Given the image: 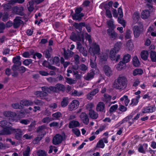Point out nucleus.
<instances>
[{
	"mask_svg": "<svg viewBox=\"0 0 156 156\" xmlns=\"http://www.w3.org/2000/svg\"><path fill=\"white\" fill-rule=\"evenodd\" d=\"M79 69L82 71H86L88 69V66L83 64H81L79 66Z\"/></svg>",
	"mask_w": 156,
	"mask_h": 156,
	"instance_id": "46",
	"label": "nucleus"
},
{
	"mask_svg": "<svg viewBox=\"0 0 156 156\" xmlns=\"http://www.w3.org/2000/svg\"><path fill=\"white\" fill-rule=\"evenodd\" d=\"M91 51L93 55H95V54H99L100 51L99 46L96 43L94 44L91 48Z\"/></svg>",
	"mask_w": 156,
	"mask_h": 156,
	"instance_id": "11",
	"label": "nucleus"
},
{
	"mask_svg": "<svg viewBox=\"0 0 156 156\" xmlns=\"http://www.w3.org/2000/svg\"><path fill=\"white\" fill-rule=\"evenodd\" d=\"M140 98V96L138 95L136 97V98H133L131 100V105L134 106L137 105L139 102V100Z\"/></svg>",
	"mask_w": 156,
	"mask_h": 156,
	"instance_id": "39",
	"label": "nucleus"
},
{
	"mask_svg": "<svg viewBox=\"0 0 156 156\" xmlns=\"http://www.w3.org/2000/svg\"><path fill=\"white\" fill-rule=\"evenodd\" d=\"M133 117V116L132 115H129L126 118L123 119L122 121L118 123V125H120L125 122L129 121L130 119H131Z\"/></svg>",
	"mask_w": 156,
	"mask_h": 156,
	"instance_id": "42",
	"label": "nucleus"
},
{
	"mask_svg": "<svg viewBox=\"0 0 156 156\" xmlns=\"http://www.w3.org/2000/svg\"><path fill=\"white\" fill-rule=\"evenodd\" d=\"M131 57V56L129 54H127L124 56L123 60L124 62L127 63L130 60Z\"/></svg>",
	"mask_w": 156,
	"mask_h": 156,
	"instance_id": "48",
	"label": "nucleus"
},
{
	"mask_svg": "<svg viewBox=\"0 0 156 156\" xmlns=\"http://www.w3.org/2000/svg\"><path fill=\"white\" fill-rule=\"evenodd\" d=\"M99 91V89L96 88L93 90L92 91L88 93L87 96V98L89 100H91L93 98V97L98 93Z\"/></svg>",
	"mask_w": 156,
	"mask_h": 156,
	"instance_id": "14",
	"label": "nucleus"
},
{
	"mask_svg": "<svg viewBox=\"0 0 156 156\" xmlns=\"http://www.w3.org/2000/svg\"><path fill=\"white\" fill-rule=\"evenodd\" d=\"M120 101H124V104L125 106H127L129 103L130 100L128 98V97L127 95H125L123 97L121 98L120 99Z\"/></svg>",
	"mask_w": 156,
	"mask_h": 156,
	"instance_id": "37",
	"label": "nucleus"
},
{
	"mask_svg": "<svg viewBox=\"0 0 156 156\" xmlns=\"http://www.w3.org/2000/svg\"><path fill=\"white\" fill-rule=\"evenodd\" d=\"M133 64L136 67H137L140 65V62L136 56H135L133 58Z\"/></svg>",
	"mask_w": 156,
	"mask_h": 156,
	"instance_id": "43",
	"label": "nucleus"
},
{
	"mask_svg": "<svg viewBox=\"0 0 156 156\" xmlns=\"http://www.w3.org/2000/svg\"><path fill=\"white\" fill-rule=\"evenodd\" d=\"M118 22L122 24V25L124 27L126 26V22L125 21L122 19V18H120V17H119L118 19Z\"/></svg>",
	"mask_w": 156,
	"mask_h": 156,
	"instance_id": "59",
	"label": "nucleus"
},
{
	"mask_svg": "<svg viewBox=\"0 0 156 156\" xmlns=\"http://www.w3.org/2000/svg\"><path fill=\"white\" fill-rule=\"evenodd\" d=\"M118 105H115L112 106L109 109V112H112L115 111L118 108Z\"/></svg>",
	"mask_w": 156,
	"mask_h": 156,
	"instance_id": "61",
	"label": "nucleus"
},
{
	"mask_svg": "<svg viewBox=\"0 0 156 156\" xmlns=\"http://www.w3.org/2000/svg\"><path fill=\"white\" fill-rule=\"evenodd\" d=\"M133 18L135 22H137L140 18L139 13L138 12H135L133 15Z\"/></svg>",
	"mask_w": 156,
	"mask_h": 156,
	"instance_id": "44",
	"label": "nucleus"
},
{
	"mask_svg": "<svg viewBox=\"0 0 156 156\" xmlns=\"http://www.w3.org/2000/svg\"><path fill=\"white\" fill-rule=\"evenodd\" d=\"M73 54L74 52L70 50H69L67 51L65 49L64 50V55L66 59H68L69 58L71 57Z\"/></svg>",
	"mask_w": 156,
	"mask_h": 156,
	"instance_id": "23",
	"label": "nucleus"
},
{
	"mask_svg": "<svg viewBox=\"0 0 156 156\" xmlns=\"http://www.w3.org/2000/svg\"><path fill=\"white\" fill-rule=\"evenodd\" d=\"M42 137L40 136H38L33 141V142L34 144H37L42 139Z\"/></svg>",
	"mask_w": 156,
	"mask_h": 156,
	"instance_id": "52",
	"label": "nucleus"
},
{
	"mask_svg": "<svg viewBox=\"0 0 156 156\" xmlns=\"http://www.w3.org/2000/svg\"><path fill=\"white\" fill-rule=\"evenodd\" d=\"M12 133L14 134L15 138L17 140H21L23 136V131L20 129H14Z\"/></svg>",
	"mask_w": 156,
	"mask_h": 156,
	"instance_id": "6",
	"label": "nucleus"
},
{
	"mask_svg": "<svg viewBox=\"0 0 156 156\" xmlns=\"http://www.w3.org/2000/svg\"><path fill=\"white\" fill-rule=\"evenodd\" d=\"M90 117L93 119H95L98 117V113L93 110H90L89 113Z\"/></svg>",
	"mask_w": 156,
	"mask_h": 156,
	"instance_id": "34",
	"label": "nucleus"
},
{
	"mask_svg": "<svg viewBox=\"0 0 156 156\" xmlns=\"http://www.w3.org/2000/svg\"><path fill=\"white\" fill-rule=\"evenodd\" d=\"M11 3L14 4L15 3L22 4L24 2L25 0H11L10 1Z\"/></svg>",
	"mask_w": 156,
	"mask_h": 156,
	"instance_id": "56",
	"label": "nucleus"
},
{
	"mask_svg": "<svg viewBox=\"0 0 156 156\" xmlns=\"http://www.w3.org/2000/svg\"><path fill=\"white\" fill-rule=\"evenodd\" d=\"M105 145L102 140H100L97 143L96 146V148H103L104 147Z\"/></svg>",
	"mask_w": 156,
	"mask_h": 156,
	"instance_id": "47",
	"label": "nucleus"
},
{
	"mask_svg": "<svg viewBox=\"0 0 156 156\" xmlns=\"http://www.w3.org/2000/svg\"><path fill=\"white\" fill-rule=\"evenodd\" d=\"M52 51V49L51 47L47 48L44 52V54L46 58H49L51 57V53Z\"/></svg>",
	"mask_w": 156,
	"mask_h": 156,
	"instance_id": "28",
	"label": "nucleus"
},
{
	"mask_svg": "<svg viewBox=\"0 0 156 156\" xmlns=\"http://www.w3.org/2000/svg\"><path fill=\"white\" fill-rule=\"evenodd\" d=\"M150 57L152 62H155L156 61V52L154 51H151L150 53Z\"/></svg>",
	"mask_w": 156,
	"mask_h": 156,
	"instance_id": "45",
	"label": "nucleus"
},
{
	"mask_svg": "<svg viewBox=\"0 0 156 156\" xmlns=\"http://www.w3.org/2000/svg\"><path fill=\"white\" fill-rule=\"evenodd\" d=\"M62 140V136L60 134H57L53 137L52 142L54 144L57 145L61 143Z\"/></svg>",
	"mask_w": 156,
	"mask_h": 156,
	"instance_id": "9",
	"label": "nucleus"
},
{
	"mask_svg": "<svg viewBox=\"0 0 156 156\" xmlns=\"http://www.w3.org/2000/svg\"><path fill=\"white\" fill-rule=\"evenodd\" d=\"M23 23V21L21 20V17L17 16L13 20V27L16 29L17 28Z\"/></svg>",
	"mask_w": 156,
	"mask_h": 156,
	"instance_id": "10",
	"label": "nucleus"
},
{
	"mask_svg": "<svg viewBox=\"0 0 156 156\" xmlns=\"http://www.w3.org/2000/svg\"><path fill=\"white\" fill-rule=\"evenodd\" d=\"M23 7H19L17 6H16L13 8V10L14 13L16 14L23 16L24 15L23 12Z\"/></svg>",
	"mask_w": 156,
	"mask_h": 156,
	"instance_id": "15",
	"label": "nucleus"
},
{
	"mask_svg": "<svg viewBox=\"0 0 156 156\" xmlns=\"http://www.w3.org/2000/svg\"><path fill=\"white\" fill-rule=\"evenodd\" d=\"M114 29L109 28L107 30V34L112 40H114L118 37V34Z\"/></svg>",
	"mask_w": 156,
	"mask_h": 156,
	"instance_id": "7",
	"label": "nucleus"
},
{
	"mask_svg": "<svg viewBox=\"0 0 156 156\" xmlns=\"http://www.w3.org/2000/svg\"><path fill=\"white\" fill-rule=\"evenodd\" d=\"M96 110L98 111L105 112V105L102 102H99L97 105Z\"/></svg>",
	"mask_w": 156,
	"mask_h": 156,
	"instance_id": "21",
	"label": "nucleus"
},
{
	"mask_svg": "<svg viewBox=\"0 0 156 156\" xmlns=\"http://www.w3.org/2000/svg\"><path fill=\"white\" fill-rule=\"evenodd\" d=\"M20 57L19 56H16L13 58V62L14 63L12 67V69L14 71H16L18 66L21 65V62L20 61Z\"/></svg>",
	"mask_w": 156,
	"mask_h": 156,
	"instance_id": "3",
	"label": "nucleus"
},
{
	"mask_svg": "<svg viewBox=\"0 0 156 156\" xmlns=\"http://www.w3.org/2000/svg\"><path fill=\"white\" fill-rule=\"evenodd\" d=\"M83 10V8L81 7L76 8L75 10V13L72 16L73 19L77 20L78 21H80L82 19V18L84 15V13L81 12Z\"/></svg>",
	"mask_w": 156,
	"mask_h": 156,
	"instance_id": "2",
	"label": "nucleus"
},
{
	"mask_svg": "<svg viewBox=\"0 0 156 156\" xmlns=\"http://www.w3.org/2000/svg\"><path fill=\"white\" fill-rule=\"evenodd\" d=\"M38 156H47L46 152L44 151L40 150L38 151L37 153Z\"/></svg>",
	"mask_w": 156,
	"mask_h": 156,
	"instance_id": "57",
	"label": "nucleus"
},
{
	"mask_svg": "<svg viewBox=\"0 0 156 156\" xmlns=\"http://www.w3.org/2000/svg\"><path fill=\"white\" fill-rule=\"evenodd\" d=\"M47 129V126L44 124L39 126L37 129V132L38 133H41L43 135L46 134L45 130Z\"/></svg>",
	"mask_w": 156,
	"mask_h": 156,
	"instance_id": "25",
	"label": "nucleus"
},
{
	"mask_svg": "<svg viewBox=\"0 0 156 156\" xmlns=\"http://www.w3.org/2000/svg\"><path fill=\"white\" fill-rule=\"evenodd\" d=\"M127 79L126 76L119 75L114 81L113 84L114 87L120 91L124 90L127 87Z\"/></svg>",
	"mask_w": 156,
	"mask_h": 156,
	"instance_id": "1",
	"label": "nucleus"
},
{
	"mask_svg": "<svg viewBox=\"0 0 156 156\" xmlns=\"http://www.w3.org/2000/svg\"><path fill=\"white\" fill-rule=\"evenodd\" d=\"M3 114L5 116L12 118H14L16 115V114L15 112L10 111L5 112H4Z\"/></svg>",
	"mask_w": 156,
	"mask_h": 156,
	"instance_id": "33",
	"label": "nucleus"
},
{
	"mask_svg": "<svg viewBox=\"0 0 156 156\" xmlns=\"http://www.w3.org/2000/svg\"><path fill=\"white\" fill-rule=\"evenodd\" d=\"M156 108V107L154 106L146 107L143 109L142 112L143 113H152L155 112Z\"/></svg>",
	"mask_w": 156,
	"mask_h": 156,
	"instance_id": "13",
	"label": "nucleus"
},
{
	"mask_svg": "<svg viewBox=\"0 0 156 156\" xmlns=\"http://www.w3.org/2000/svg\"><path fill=\"white\" fill-rule=\"evenodd\" d=\"M32 61L31 59H27L25 60L23 62L24 65L27 66L32 63Z\"/></svg>",
	"mask_w": 156,
	"mask_h": 156,
	"instance_id": "64",
	"label": "nucleus"
},
{
	"mask_svg": "<svg viewBox=\"0 0 156 156\" xmlns=\"http://www.w3.org/2000/svg\"><path fill=\"white\" fill-rule=\"evenodd\" d=\"M143 73V70L141 69H135L133 73V75L134 76H136L138 75H141Z\"/></svg>",
	"mask_w": 156,
	"mask_h": 156,
	"instance_id": "41",
	"label": "nucleus"
},
{
	"mask_svg": "<svg viewBox=\"0 0 156 156\" xmlns=\"http://www.w3.org/2000/svg\"><path fill=\"white\" fill-rule=\"evenodd\" d=\"M79 105V102L78 100H73L69 105L68 109L70 111H73L76 109Z\"/></svg>",
	"mask_w": 156,
	"mask_h": 156,
	"instance_id": "5",
	"label": "nucleus"
},
{
	"mask_svg": "<svg viewBox=\"0 0 156 156\" xmlns=\"http://www.w3.org/2000/svg\"><path fill=\"white\" fill-rule=\"evenodd\" d=\"M20 103L23 105L29 106L32 105L33 102L31 101L23 100L21 101Z\"/></svg>",
	"mask_w": 156,
	"mask_h": 156,
	"instance_id": "40",
	"label": "nucleus"
},
{
	"mask_svg": "<svg viewBox=\"0 0 156 156\" xmlns=\"http://www.w3.org/2000/svg\"><path fill=\"white\" fill-rule=\"evenodd\" d=\"M34 103L37 105L43 106L44 104V103L43 101L37 99L35 100Z\"/></svg>",
	"mask_w": 156,
	"mask_h": 156,
	"instance_id": "62",
	"label": "nucleus"
},
{
	"mask_svg": "<svg viewBox=\"0 0 156 156\" xmlns=\"http://www.w3.org/2000/svg\"><path fill=\"white\" fill-rule=\"evenodd\" d=\"M46 80L49 82L51 83H55L57 81V80L56 78L51 77L47 78Z\"/></svg>",
	"mask_w": 156,
	"mask_h": 156,
	"instance_id": "53",
	"label": "nucleus"
},
{
	"mask_svg": "<svg viewBox=\"0 0 156 156\" xmlns=\"http://www.w3.org/2000/svg\"><path fill=\"white\" fill-rule=\"evenodd\" d=\"M104 71L108 76H110L112 74V71L111 68L107 65H105L104 67Z\"/></svg>",
	"mask_w": 156,
	"mask_h": 156,
	"instance_id": "20",
	"label": "nucleus"
},
{
	"mask_svg": "<svg viewBox=\"0 0 156 156\" xmlns=\"http://www.w3.org/2000/svg\"><path fill=\"white\" fill-rule=\"evenodd\" d=\"M76 49L78 50L79 52L82 54L84 56H87V51L86 48L82 47L81 43L79 42H77Z\"/></svg>",
	"mask_w": 156,
	"mask_h": 156,
	"instance_id": "8",
	"label": "nucleus"
},
{
	"mask_svg": "<svg viewBox=\"0 0 156 156\" xmlns=\"http://www.w3.org/2000/svg\"><path fill=\"white\" fill-rule=\"evenodd\" d=\"M148 55V52L147 51L145 50L142 51L140 54L141 58L144 61L147 60Z\"/></svg>",
	"mask_w": 156,
	"mask_h": 156,
	"instance_id": "32",
	"label": "nucleus"
},
{
	"mask_svg": "<svg viewBox=\"0 0 156 156\" xmlns=\"http://www.w3.org/2000/svg\"><path fill=\"white\" fill-rule=\"evenodd\" d=\"M118 52V50H116L114 48L111 49L110 52V57L112 60L115 59V56H116V54Z\"/></svg>",
	"mask_w": 156,
	"mask_h": 156,
	"instance_id": "29",
	"label": "nucleus"
},
{
	"mask_svg": "<svg viewBox=\"0 0 156 156\" xmlns=\"http://www.w3.org/2000/svg\"><path fill=\"white\" fill-rule=\"evenodd\" d=\"M126 46L129 50H131L133 48L132 42L130 40L128 41L126 43Z\"/></svg>",
	"mask_w": 156,
	"mask_h": 156,
	"instance_id": "50",
	"label": "nucleus"
},
{
	"mask_svg": "<svg viewBox=\"0 0 156 156\" xmlns=\"http://www.w3.org/2000/svg\"><path fill=\"white\" fill-rule=\"evenodd\" d=\"M122 45V43L121 42H117L115 44V47L113 48L114 49H115L116 50H118V51H119Z\"/></svg>",
	"mask_w": 156,
	"mask_h": 156,
	"instance_id": "49",
	"label": "nucleus"
},
{
	"mask_svg": "<svg viewBox=\"0 0 156 156\" xmlns=\"http://www.w3.org/2000/svg\"><path fill=\"white\" fill-rule=\"evenodd\" d=\"M108 51H107L105 53H102L100 55V59L101 61H106L108 58Z\"/></svg>",
	"mask_w": 156,
	"mask_h": 156,
	"instance_id": "27",
	"label": "nucleus"
},
{
	"mask_svg": "<svg viewBox=\"0 0 156 156\" xmlns=\"http://www.w3.org/2000/svg\"><path fill=\"white\" fill-rule=\"evenodd\" d=\"M50 63L51 64H54L57 66H58L60 65L59 58L57 56L55 57L52 60H50Z\"/></svg>",
	"mask_w": 156,
	"mask_h": 156,
	"instance_id": "26",
	"label": "nucleus"
},
{
	"mask_svg": "<svg viewBox=\"0 0 156 156\" xmlns=\"http://www.w3.org/2000/svg\"><path fill=\"white\" fill-rule=\"evenodd\" d=\"M80 125V123L77 121L73 120L69 122V128H73L75 127H78Z\"/></svg>",
	"mask_w": 156,
	"mask_h": 156,
	"instance_id": "22",
	"label": "nucleus"
},
{
	"mask_svg": "<svg viewBox=\"0 0 156 156\" xmlns=\"http://www.w3.org/2000/svg\"><path fill=\"white\" fill-rule=\"evenodd\" d=\"M111 98L112 97L111 96L105 94L104 95L102 100L105 103H107L111 101Z\"/></svg>",
	"mask_w": 156,
	"mask_h": 156,
	"instance_id": "36",
	"label": "nucleus"
},
{
	"mask_svg": "<svg viewBox=\"0 0 156 156\" xmlns=\"http://www.w3.org/2000/svg\"><path fill=\"white\" fill-rule=\"evenodd\" d=\"M74 59V62L76 64H78L79 63L80 57L78 55H74L73 56Z\"/></svg>",
	"mask_w": 156,
	"mask_h": 156,
	"instance_id": "54",
	"label": "nucleus"
},
{
	"mask_svg": "<svg viewBox=\"0 0 156 156\" xmlns=\"http://www.w3.org/2000/svg\"><path fill=\"white\" fill-rule=\"evenodd\" d=\"M80 117L84 124L86 125H87L88 124L89 119L86 113L84 112L81 113L80 115Z\"/></svg>",
	"mask_w": 156,
	"mask_h": 156,
	"instance_id": "17",
	"label": "nucleus"
},
{
	"mask_svg": "<svg viewBox=\"0 0 156 156\" xmlns=\"http://www.w3.org/2000/svg\"><path fill=\"white\" fill-rule=\"evenodd\" d=\"M55 85L57 92L59 91H65V87L61 83H58Z\"/></svg>",
	"mask_w": 156,
	"mask_h": 156,
	"instance_id": "35",
	"label": "nucleus"
},
{
	"mask_svg": "<svg viewBox=\"0 0 156 156\" xmlns=\"http://www.w3.org/2000/svg\"><path fill=\"white\" fill-rule=\"evenodd\" d=\"M14 129L11 127H6L0 130V134L2 135H9L12 133Z\"/></svg>",
	"mask_w": 156,
	"mask_h": 156,
	"instance_id": "4",
	"label": "nucleus"
},
{
	"mask_svg": "<svg viewBox=\"0 0 156 156\" xmlns=\"http://www.w3.org/2000/svg\"><path fill=\"white\" fill-rule=\"evenodd\" d=\"M150 15V12L149 11L147 10H146L142 12L141 17L144 19H146Z\"/></svg>",
	"mask_w": 156,
	"mask_h": 156,
	"instance_id": "31",
	"label": "nucleus"
},
{
	"mask_svg": "<svg viewBox=\"0 0 156 156\" xmlns=\"http://www.w3.org/2000/svg\"><path fill=\"white\" fill-rule=\"evenodd\" d=\"M148 144H147L144 143L143 145L139 144L138 149V151L141 153L145 154L146 150L147 149Z\"/></svg>",
	"mask_w": 156,
	"mask_h": 156,
	"instance_id": "16",
	"label": "nucleus"
},
{
	"mask_svg": "<svg viewBox=\"0 0 156 156\" xmlns=\"http://www.w3.org/2000/svg\"><path fill=\"white\" fill-rule=\"evenodd\" d=\"M70 39L73 41H78L79 42L81 41V38L80 35L72 32L70 36Z\"/></svg>",
	"mask_w": 156,
	"mask_h": 156,
	"instance_id": "19",
	"label": "nucleus"
},
{
	"mask_svg": "<svg viewBox=\"0 0 156 156\" xmlns=\"http://www.w3.org/2000/svg\"><path fill=\"white\" fill-rule=\"evenodd\" d=\"M69 98L68 97H64L61 102V106L62 107H66L69 102Z\"/></svg>",
	"mask_w": 156,
	"mask_h": 156,
	"instance_id": "24",
	"label": "nucleus"
},
{
	"mask_svg": "<svg viewBox=\"0 0 156 156\" xmlns=\"http://www.w3.org/2000/svg\"><path fill=\"white\" fill-rule=\"evenodd\" d=\"M142 27L141 26H135L133 27V33L135 37H139L140 34L141 29Z\"/></svg>",
	"mask_w": 156,
	"mask_h": 156,
	"instance_id": "18",
	"label": "nucleus"
},
{
	"mask_svg": "<svg viewBox=\"0 0 156 156\" xmlns=\"http://www.w3.org/2000/svg\"><path fill=\"white\" fill-rule=\"evenodd\" d=\"M96 58V56L93 55L90 59V65L92 68H95L96 66V64L95 62Z\"/></svg>",
	"mask_w": 156,
	"mask_h": 156,
	"instance_id": "30",
	"label": "nucleus"
},
{
	"mask_svg": "<svg viewBox=\"0 0 156 156\" xmlns=\"http://www.w3.org/2000/svg\"><path fill=\"white\" fill-rule=\"evenodd\" d=\"M73 132L77 136H78L80 134V132L79 130L76 128H75L72 129Z\"/></svg>",
	"mask_w": 156,
	"mask_h": 156,
	"instance_id": "63",
	"label": "nucleus"
},
{
	"mask_svg": "<svg viewBox=\"0 0 156 156\" xmlns=\"http://www.w3.org/2000/svg\"><path fill=\"white\" fill-rule=\"evenodd\" d=\"M66 79L67 83L70 84L75 83L76 82L75 80L66 77Z\"/></svg>",
	"mask_w": 156,
	"mask_h": 156,
	"instance_id": "55",
	"label": "nucleus"
},
{
	"mask_svg": "<svg viewBox=\"0 0 156 156\" xmlns=\"http://www.w3.org/2000/svg\"><path fill=\"white\" fill-rule=\"evenodd\" d=\"M58 105L57 103H53L49 105V107L51 110H54L57 108Z\"/></svg>",
	"mask_w": 156,
	"mask_h": 156,
	"instance_id": "60",
	"label": "nucleus"
},
{
	"mask_svg": "<svg viewBox=\"0 0 156 156\" xmlns=\"http://www.w3.org/2000/svg\"><path fill=\"white\" fill-rule=\"evenodd\" d=\"M95 75L94 73L93 70L89 71L84 76V79L87 81H89L93 79Z\"/></svg>",
	"mask_w": 156,
	"mask_h": 156,
	"instance_id": "12",
	"label": "nucleus"
},
{
	"mask_svg": "<svg viewBox=\"0 0 156 156\" xmlns=\"http://www.w3.org/2000/svg\"><path fill=\"white\" fill-rule=\"evenodd\" d=\"M107 23L109 27H110V29H115V27L114 24L113 20L112 19H111L108 20L107 22Z\"/></svg>",
	"mask_w": 156,
	"mask_h": 156,
	"instance_id": "38",
	"label": "nucleus"
},
{
	"mask_svg": "<svg viewBox=\"0 0 156 156\" xmlns=\"http://www.w3.org/2000/svg\"><path fill=\"white\" fill-rule=\"evenodd\" d=\"M30 151V147L29 146H27L26 150L23 153V156H29Z\"/></svg>",
	"mask_w": 156,
	"mask_h": 156,
	"instance_id": "51",
	"label": "nucleus"
},
{
	"mask_svg": "<svg viewBox=\"0 0 156 156\" xmlns=\"http://www.w3.org/2000/svg\"><path fill=\"white\" fill-rule=\"evenodd\" d=\"M125 63H126L124 62L123 60L120 61L116 67L117 69L118 70L122 69V66Z\"/></svg>",
	"mask_w": 156,
	"mask_h": 156,
	"instance_id": "58",
	"label": "nucleus"
}]
</instances>
